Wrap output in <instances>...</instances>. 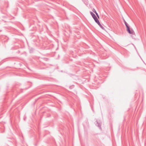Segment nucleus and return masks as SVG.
<instances>
[{"label": "nucleus", "instance_id": "nucleus-7", "mask_svg": "<svg viewBox=\"0 0 146 146\" xmlns=\"http://www.w3.org/2000/svg\"><path fill=\"white\" fill-rule=\"evenodd\" d=\"M92 11L94 12V13H96L97 12L96 11V10H95V9H93L92 10Z\"/></svg>", "mask_w": 146, "mask_h": 146}, {"label": "nucleus", "instance_id": "nucleus-5", "mask_svg": "<svg viewBox=\"0 0 146 146\" xmlns=\"http://www.w3.org/2000/svg\"><path fill=\"white\" fill-rule=\"evenodd\" d=\"M95 21L97 24L100 22L99 21L98 19L95 20Z\"/></svg>", "mask_w": 146, "mask_h": 146}, {"label": "nucleus", "instance_id": "nucleus-9", "mask_svg": "<svg viewBox=\"0 0 146 146\" xmlns=\"http://www.w3.org/2000/svg\"><path fill=\"white\" fill-rule=\"evenodd\" d=\"M123 21L125 25L127 24L124 19H123Z\"/></svg>", "mask_w": 146, "mask_h": 146}, {"label": "nucleus", "instance_id": "nucleus-4", "mask_svg": "<svg viewBox=\"0 0 146 146\" xmlns=\"http://www.w3.org/2000/svg\"><path fill=\"white\" fill-rule=\"evenodd\" d=\"M98 24L100 26V27L102 29H104V28L103 27L102 25L100 24V22Z\"/></svg>", "mask_w": 146, "mask_h": 146}, {"label": "nucleus", "instance_id": "nucleus-1", "mask_svg": "<svg viewBox=\"0 0 146 146\" xmlns=\"http://www.w3.org/2000/svg\"><path fill=\"white\" fill-rule=\"evenodd\" d=\"M126 28H127V30L128 33L130 34H135V32L132 29H131V30L130 29L129 27V26L128 24H127V25H125Z\"/></svg>", "mask_w": 146, "mask_h": 146}, {"label": "nucleus", "instance_id": "nucleus-2", "mask_svg": "<svg viewBox=\"0 0 146 146\" xmlns=\"http://www.w3.org/2000/svg\"><path fill=\"white\" fill-rule=\"evenodd\" d=\"M96 125L99 128L101 129H102V127H101V123L100 122H98V121H96Z\"/></svg>", "mask_w": 146, "mask_h": 146}, {"label": "nucleus", "instance_id": "nucleus-6", "mask_svg": "<svg viewBox=\"0 0 146 146\" xmlns=\"http://www.w3.org/2000/svg\"><path fill=\"white\" fill-rule=\"evenodd\" d=\"M93 18L94 19V21L98 19V18H97L96 16L94 17H93Z\"/></svg>", "mask_w": 146, "mask_h": 146}, {"label": "nucleus", "instance_id": "nucleus-3", "mask_svg": "<svg viewBox=\"0 0 146 146\" xmlns=\"http://www.w3.org/2000/svg\"><path fill=\"white\" fill-rule=\"evenodd\" d=\"M90 13L93 18L94 17L96 16V15L92 11H90Z\"/></svg>", "mask_w": 146, "mask_h": 146}, {"label": "nucleus", "instance_id": "nucleus-8", "mask_svg": "<svg viewBox=\"0 0 146 146\" xmlns=\"http://www.w3.org/2000/svg\"><path fill=\"white\" fill-rule=\"evenodd\" d=\"M95 14H96V15L97 17H98V18L99 19V15H98V13H97V12Z\"/></svg>", "mask_w": 146, "mask_h": 146}]
</instances>
